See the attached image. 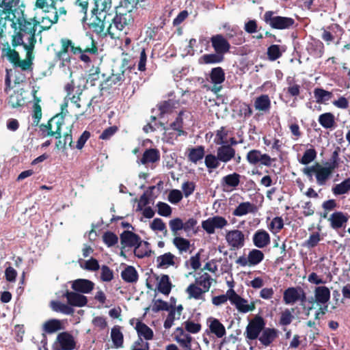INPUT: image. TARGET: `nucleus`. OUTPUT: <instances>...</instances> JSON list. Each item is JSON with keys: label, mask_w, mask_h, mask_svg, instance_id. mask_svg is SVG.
I'll list each match as a JSON object with an SVG mask.
<instances>
[{"label": "nucleus", "mask_w": 350, "mask_h": 350, "mask_svg": "<svg viewBox=\"0 0 350 350\" xmlns=\"http://www.w3.org/2000/svg\"><path fill=\"white\" fill-rule=\"evenodd\" d=\"M40 98L37 97L34 94V103L33 105V113L32 118L33 120V124L38 126L41 118H42V108L40 105Z\"/></svg>", "instance_id": "obj_51"}, {"label": "nucleus", "mask_w": 350, "mask_h": 350, "mask_svg": "<svg viewBox=\"0 0 350 350\" xmlns=\"http://www.w3.org/2000/svg\"><path fill=\"white\" fill-rule=\"evenodd\" d=\"M61 49L56 53V57L63 62H70V57L68 55V49L72 44V40L68 38H62L60 40Z\"/></svg>", "instance_id": "obj_34"}, {"label": "nucleus", "mask_w": 350, "mask_h": 350, "mask_svg": "<svg viewBox=\"0 0 350 350\" xmlns=\"http://www.w3.org/2000/svg\"><path fill=\"white\" fill-rule=\"evenodd\" d=\"M150 228L154 231L163 232L164 236L167 235V230L165 224L161 218H155L150 224Z\"/></svg>", "instance_id": "obj_61"}, {"label": "nucleus", "mask_w": 350, "mask_h": 350, "mask_svg": "<svg viewBox=\"0 0 350 350\" xmlns=\"http://www.w3.org/2000/svg\"><path fill=\"white\" fill-rule=\"evenodd\" d=\"M62 329L61 322L58 319H50L44 324V330L51 334Z\"/></svg>", "instance_id": "obj_55"}, {"label": "nucleus", "mask_w": 350, "mask_h": 350, "mask_svg": "<svg viewBox=\"0 0 350 350\" xmlns=\"http://www.w3.org/2000/svg\"><path fill=\"white\" fill-rule=\"evenodd\" d=\"M188 159L194 163H197L198 161L202 159L205 154L204 147L202 146H198L195 148H189L188 149Z\"/></svg>", "instance_id": "obj_37"}, {"label": "nucleus", "mask_w": 350, "mask_h": 350, "mask_svg": "<svg viewBox=\"0 0 350 350\" xmlns=\"http://www.w3.org/2000/svg\"><path fill=\"white\" fill-rule=\"evenodd\" d=\"M246 160L251 165L271 167L276 159L262 153L260 150L253 149L247 153Z\"/></svg>", "instance_id": "obj_7"}, {"label": "nucleus", "mask_w": 350, "mask_h": 350, "mask_svg": "<svg viewBox=\"0 0 350 350\" xmlns=\"http://www.w3.org/2000/svg\"><path fill=\"white\" fill-rule=\"evenodd\" d=\"M196 284H191L186 289V292L189 295V297L195 299H200L202 297V295L205 292L203 289L197 286Z\"/></svg>", "instance_id": "obj_58"}, {"label": "nucleus", "mask_w": 350, "mask_h": 350, "mask_svg": "<svg viewBox=\"0 0 350 350\" xmlns=\"http://www.w3.org/2000/svg\"><path fill=\"white\" fill-rule=\"evenodd\" d=\"M314 96L317 103H325L329 100L333 94L332 92H329L323 88H317L314 90Z\"/></svg>", "instance_id": "obj_46"}, {"label": "nucleus", "mask_w": 350, "mask_h": 350, "mask_svg": "<svg viewBox=\"0 0 350 350\" xmlns=\"http://www.w3.org/2000/svg\"><path fill=\"white\" fill-rule=\"evenodd\" d=\"M319 124L326 129H332L335 126V116L331 112H326L319 116Z\"/></svg>", "instance_id": "obj_42"}, {"label": "nucleus", "mask_w": 350, "mask_h": 350, "mask_svg": "<svg viewBox=\"0 0 350 350\" xmlns=\"http://www.w3.org/2000/svg\"><path fill=\"white\" fill-rule=\"evenodd\" d=\"M201 59L206 64H217L224 61V55L215 52V53L204 54Z\"/></svg>", "instance_id": "obj_54"}, {"label": "nucleus", "mask_w": 350, "mask_h": 350, "mask_svg": "<svg viewBox=\"0 0 350 350\" xmlns=\"http://www.w3.org/2000/svg\"><path fill=\"white\" fill-rule=\"evenodd\" d=\"M135 68L131 66H127L124 64H122L120 72L117 73L113 72L107 79L105 80V83H108L109 86L112 85H120L124 81L127 80L128 83H130L131 80V74H137L135 71Z\"/></svg>", "instance_id": "obj_8"}, {"label": "nucleus", "mask_w": 350, "mask_h": 350, "mask_svg": "<svg viewBox=\"0 0 350 350\" xmlns=\"http://www.w3.org/2000/svg\"><path fill=\"white\" fill-rule=\"evenodd\" d=\"M109 17L107 15L96 14L90 12V16L85 22L89 30L96 34L98 38H104L110 36L111 38H114V32L112 31V23L110 22Z\"/></svg>", "instance_id": "obj_3"}, {"label": "nucleus", "mask_w": 350, "mask_h": 350, "mask_svg": "<svg viewBox=\"0 0 350 350\" xmlns=\"http://www.w3.org/2000/svg\"><path fill=\"white\" fill-rule=\"evenodd\" d=\"M120 239L122 248L135 247L142 241L141 237L138 234L130 230L123 231L120 234Z\"/></svg>", "instance_id": "obj_20"}, {"label": "nucleus", "mask_w": 350, "mask_h": 350, "mask_svg": "<svg viewBox=\"0 0 350 350\" xmlns=\"http://www.w3.org/2000/svg\"><path fill=\"white\" fill-rule=\"evenodd\" d=\"M266 326V321L260 314H256L248 322L243 333L247 343L260 338L261 332Z\"/></svg>", "instance_id": "obj_5"}, {"label": "nucleus", "mask_w": 350, "mask_h": 350, "mask_svg": "<svg viewBox=\"0 0 350 350\" xmlns=\"http://www.w3.org/2000/svg\"><path fill=\"white\" fill-rule=\"evenodd\" d=\"M299 286L288 287L283 293V301L286 305H292L298 301Z\"/></svg>", "instance_id": "obj_35"}, {"label": "nucleus", "mask_w": 350, "mask_h": 350, "mask_svg": "<svg viewBox=\"0 0 350 350\" xmlns=\"http://www.w3.org/2000/svg\"><path fill=\"white\" fill-rule=\"evenodd\" d=\"M0 43L3 46L1 48L2 55L6 56L9 62L16 68H20L22 70H31L33 60L34 59L33 48L25 44H21L26 51V57L25 59H21L18 52L14 48L11 49L7 36L0 38Z\"/></svg>", "instance_id": "obj_2"}, {"label": "nucleus", "mask_w": 350, "mask_h": 350, "mask_svg": "<svg viewBox=\"0 0 350 350\" xmlns=\"http://www.w3.org/2000/svg\"><path fill=\"white\" fill-rule=\"evenodd\" d=\"M111 338L114 346L116 348L122 347L124 342V336L120 331L119 325H115L111 332Z\"/></svg>", "instance_id": "obj_47"}, {"label": "nucleus", "mask_w": 350, "mask_h": 350, "mask_svg": "<svg viewBox=\"0 0 350 350\" xmlns=\"http://www.w3.org/2000/svg\"><path fill=\"white\" fill-rule=\"evenodd\" d=\"M308 53L314 57H321L324 53V44L319 40H314L308 42L306 46Z\"/></svg>", "instance_id": "obj_31"}, {"label": "nucleus", "mask_w": 350, "mask_h": 350, "mask_svg": "<svg viewBox=\"0 0 350 350\" xmlns=\"http://www.w3.org/2000/svg\"><path fill=\"white\" fill-rule=\"evenodd\" d=\"M175 334V340L184 350H200V345L197 342H196V347H191L193 337L185 333L183 327H177Z\"/></svg>", "instance_id": "obj_15"}, {"label": "nucleus", "mask_w": 350, "mask_h": 350, "mask_svg": "<svg viewBox=\"0 0 350 350\" xmlns=\"http://www.w3.org/2000/svg\"><path fill=\"white\" fill-rule=\"evenodd\" d=\"M229 292L231 295L230 297V301L232 305L235 306L236 309L239 312L247 313L255 310V301H251L249 303L247 299L238 295L232 288H230Z\"/></svg>", "instance_id": "obj_9"}, {"label": "nucleus", "mask_w": 350, "mask_h": 350, "mask_svg": "<svg viewBox=\"0 0 350 350\" xmlns=\"http://www.w3.org/2000/svg\"><path fill=\"white\" fill-rule=\"evenodd\" d=\"M271 100L267 94H261L254 100V106L256 110L262 113H269L271 109Z\"/></svg>", "instance_id": "obj_27"}, {"label": "nucleus", "mask_w": 350, "mask_h": 350, "mask_svg": "<svg viewBox=\"0 0 350 350\" xmlns=\"http://www.w3.org/2000/svg\"><path fill=\"white\" fill-rule=\"evenodd\" d=\"M210 79L213 84H221L225 80L224 70L221 67L213 68L210 73Z\"/></svg>", "instance_id": "obj_50"}, {"label": "nucleus", "mask_w": 350, "mask_h": 350, "mask_svg": "<svg viewBox=\"0 0 350 350\" xmlns=\"http://www.w3.org/2000/svg\"><path fill=\"white\" fill-rule=\"evenodd\" d=\"M217 155L208 154L205 156L204 163L208 169H216L220 163Z\"/></svg>", "instance_id": "obj_62"}, {"label": "nucleus", "mask_w": 350, "mask_h": 350, "mask_svg": "<svg viewBox=\"0 0 350 350\" xmlns=\"http://www.w3.org/2000/svg\"><path fill=\"white\" fill-rule=\"evenodd\" d=\"M273 11H267L264 14L263 20L271 28L275 29H288L295 25V21L293 18L275 16Z\"/></svg>", "instance_id": "obj_6"}, {"label": "nucleus", "mask_w": 350, "mask_h": 350, "mask_svg": "<svg viewBox=\"0 0 350 350\" xmlns=\"http://www.w3.org/2000/svg\"><path fill=\"white\" fill-rule=\"evenodd\" d=\"M176 256L171 252L165 253L157 258V263L158 268H166L175 265Z\"/></svg>", "instance_id": "obj_36"}, {"label": "nucleus", "mask_w": 350, "mask_h": 350, "mask_svg": "<svg viewBox=\"0 0 350 350\" xmlns=\"http://www.w3.org/2000/svg\"><path fill=\"white\" fill-rule=\"evenodd\" d=\"M135 329L137 332V336L142 337L146 340H150L153 339L154 332L152 329L142 321H137Z\"/></svg>", "instance_id": "obj_33"}, {"label": "nucleus", "mask_w": 350, "mask_h": 350, "mask_svg": "<svg viewBox=\"0 0 350 350\" xmlns=\"http://www.w3.org/2000/svg\"><path fill=\"white\" fill-rule=\"evenodd\" d=\"M93 7L91 9L92 13L96 14L99 13L100 14L107 15L111 16L109 11L113 5L115 8L117 7V3H120L121 0H92Z\"/></svg>", "instance_id": "obj_16"}, {"label": "nucleus", "mask_w": 350, "mask_h": 350, "mask_svg": "<svg viewBox=\"0 0 350 350\" xmlns=\"http://www.w3.org/2000/svg\"><path fill=\"white\" fill-rule=\"evenodd\" d=\"M25 6L20 0H0V38L6 37L7 23L14 29L12 46L16 48L26 44L34 49L36 43V31L40 21L36 18H27L24 14Z\"/></svg>", "instance_id": "obj_1"}, {"label": "nucleus", "mask_w": 350, "mask_h": 350, "mask_svg": "<svg viewBox=\"0 0 350 350\" xmlns=\"http://www.w3.org/2000/svg\"><path fill=\"white\" fill-rule=\"evenodd\" d=\"M172 243L180 253L187 252L191 246L190 241L181 237H175Z\"/></svg>", "instance_id": "obj_52"}, {"label": "nucleus", "mask_w": 350, "mask_h": 350, "mask_svg": "<svg viewBox=\"0 0 350 350\" xmlns=\"http://www.w3.org/2000/svg\"><path fill=\"white\" fill-rule=\"evenodd\" d=\"M50 306L53 311L64 314H72L74 312V309L71 306L59 301H51Z\"/></svg>", "instance_id": "obj_45"}, {"label": "nucleus", "mask_w": 350, "mask_h": 350, "mask_svg": "<svg viewBox=\"0 0 350 350\" xmlns=\"http://www.w3.org/2000/svg\"><path fill=\"white\" fill-rule=\"evenodd\" d=\"M209 329L217 338H222L226 334L224 325L217 319L213 318L211 320Z\"/></svg>", "instance_id": "obj_40"}, {"label": "nucleus", "mask_w": 350, "mask_h": 350, "mask_svg": "<svg viewBox=\"0 0 350 350\" xmlns=\"http://www.w3.org/2000/svg\"><path fill=\"white\" fill-rule=\"evenodd\" d=\"M72 288L81 293H90L94 288V283L87 279H77L72 283Z\"/></svg>", "instance_id": "obj_24"}, {"label": "nucleus", "mask_w": 350, "mask_h": 350, "mask_svg": "<svg viewBox=\"0 0 350 350\" xmlns=\"http://www.w3.org/2000/svg\"><path fill=\"white\" fill-rule=\"evenodd\" d=\"M254 245L258 248H264L270 244L271 238L265 230H258L253 235Z\"/></svg>", "instance_id": "obj_25"}, {"label": "nucleus", "mask_w": 350, "mask_h": 350, "mask_svg": "<svg viewBox=\"0 0 350 350\" xmlns=\"http://www.w3.org/2000/svg\"><path fill=\"white\" fill-rule=\"evenodd\" d=\"M169 226H170V230H172L173 234L176 237L178 234V232L179 230H183V228H184L183 221L179 217H176V218L171 219L169 221Z\"/></svg>", "instance_id": "obj_63"}, {"label": "nucleus", "mask_w": 350, "mask_h": 350, "mask_svg": "<svg viewBox=\"0 0 350 350\" xmlns=\"http://www.w3.org/2000/svg\"><path fill=\"white\" fill-rule=\"evenodd\" d=\"M241 175L236 172L228 174L222 178L221 185L223 187L236 188L240 183Z\"/></svg>", "instance_id": "obj_41"}, {"label": "nucleus", "mask_w": 350, "mask_h": 350, "mask_svg": "<svg viewBox=\"0 0 350 350\" xmlns=\"http://www.w3.org/2000/svg\"><path fill=\"white\" fill-rule=\"evenodd\" d=\"M315 301L318 304L325 305L330 299V291L325 286H317L314 289Z\"/></svg>", "instance_id": "obj_32"}, {"label": "nucleus", "mask_w": 350, "mask_h": 350, "mask_svg": "<svg viewBox=\"0 0 350 350\" xmlns=\"http://www.w3.org/2000/svg\"><path fill=\"white\" fill-rule=\"evenodd\" d=\"M172 287V284L169 276L165 274L162 275L157 284L159 292L165 295H168L171 292Z\"/></svg>", "instance_id": "obj_44"}, {"label": "nucleus", "mask_w": 350, "mask_h": 350, "mask_svg": "<svg viewBox=\"0 0 350 350\" xmlns=\"http://www.w3.org/2000/svg\"><path fill=\"white\" fill-rule=\"evenodd\" d=\"M212 278L207 273H204L195 280L196 284L202 286L203 291L206 293L209 291L211 286Z\"/></svg>", "instance_id": "obj_53"}, {"label": "nucleus", "mask_w": 350, "mask_h": 350, "mask_svg": "<svg viewBox=\"0 0 350 350\" xmlns=\"http://www.w3.org/2000/svg\"><path fill=\"white\" fill-rule=\"evenodd\" d=\"M57 339L62 350H72L75 348V339L68 332H65L59 334Z\"/></svg>", "instance_id": "obj_28"}, {"label": "nucleus", "mask_w": 350, "mask_h": 350, "mask_svg": "<svg viewBox=\"0 0 350 350\" xmlns=\"http://www.w3.org/2000/svg\"><path fill=\"white\" fill-rule=\"evenodd\" d=\"M228 225L227 219L219 215L208 217L202 221V228L208 234H213L215 230H221Z\"/></svg>", "instance_id": "obj_12"}, {"label": "nucleus", "mask_w": 350, "mask_h": 350, "mask_svg": "<svg viewBox=\"0 0 350 350\" xmlns=\"http://www.w3.org/2000/svg\"><path fill=\"white\" fill-rule=\"evenodd\" d=\"M90 46H86L84 49L81 46H75L74 43L72 42V44L70 46V51L74 55L81 54L82 53H88L92 55H98V48L97 42L93 38V36L90 35Z\"/></svg>", "instance_id": "obj_26"}, {"label": "nucleus", "mask_w": 350, "mask_h": 350, "mask_svg": "<svg viewBox=\"0 0 350 350\" xmlns=\"http://www.w3.org/2000/svg\"><path fill=\"white\" fill-rule=\"evenodd\" d=\"M284 228V221L281 217H275L269 225V228L273 233L279 232Z\"/></svg>", "instance_id": "obj_64"}, {"label": "nucleus", "mask_w": 350, "mask_h": 350, "mask_svg": "<svg viewBox=\"0 0 350 350\" xmlns=\"http://www.w3.org/2000/svg\"><path fill=\"white\" fill-rule=\"evenodd\" d=\"M236 150L230 145L222 144L217 149V155L219 160L223 163H228L235 157Z\"/></svg>", "instance_id": "obj_23"}, {"label": "nucleus", "mask_w": 350, "mask_h": 350, "mask_svg": "<svg viewBox=\"0 0 350 350\" xmlns=\"http://www.w3.org/2000/svg\"><path fill=\"white\" fill-rule=\"evenodd\" d=\"M122 280L129 283H134L138 280V273L133 266H127L121 273Z\"/></svg>", "instance_id": "obj_38"}, {"label": "nucleus", "mask_w": 350, "mask_h": 350, "mask_svg": "<svg viewBox=\"0 0 350 350\" xmlns=\"http://www.w3.org/2000/svg\"><path fill=\"white\" fill-rule=\"evenodd\" d=\"M63 122L57 117L51 118L46 124H41L39 125L40 131L44 137L47 136H55V138L61 137V131Z\"/></svg>", "instance_id": "obj_10"}, {"label": "nucleus", "mask_w": 350, "mask_h": 350, "mask_svg": "<svg viewBox=\"0 0 350 350\" xmlns=\"http://www.w3.org/2000/svg\"><path fill=\"white\" fill-rule=\"evenodd\" d=\"M345 33L344 29L337 23H332L326 29H323L321 38L329 44L333 42L334 39H337L336 44H339L342 39V36Z\"/></svg>", "instance_id": "obj_13"}, {"label": "nucleus", "mask_w": 350, "mask_h": 350, "mask_svg": "<svg viewBox=\"0 0 350 350\" xmlns=\"http://www.w3.org/2000/svg\"><path fill=\"white\" fill-rule=\"evenodd\" d=\"M257 211V206L250 202L240 203L233 211L232 215L237 217H241L248 213H255Z\"/></svg>", "instance_id": "obj_30"}, {"label": "nucleus", "mask_w": 350, "mask_h": 350, "mask_svg": "<svg viewBox=\"0 0 350 350\" xmlns=\"http://www.w3.org/2000/svg\"><path fill=\"white\" fill-rule=\"evenodd\" d=\"M110 22L112 23V31L113 27L119 31L131 25L133 22V17L131 10H124V12L116 11V16L113 18H109Z\"/></svg>", "instance_id": "obj_14"}, {"label": "nucleus", "mask_w": 350, "mask_h": 350, "mask_svg": "<svg viewBox=\"0 0 350 350\" xmlns=\"http://www.w3.org/2000/svg\"><path fill=\"white\" fill-rule=\"evenodd\" d=\"M55 4V0H36L35 6L36 8L42 10L44 17L57 23L58 21V12Z\"/></svg>", "instance_id": "obj_11"}, {"label": "nucleus", "mask_w": 350, "mask_h": 350, "mask_svg": "<svg viewBox=\"0 0 350 350\" xmlns=\"http://www.w3.org/2000/svg\"><path fill=\"white\" fill-rule=\"evenodd\" d=\"M151 252H152L150 250V243L142 240L140 243H138V245L134 247V254L139 258H143L145 256H150Z\"/></svg>", "instance_id": "obj_43"}, {"label": "nucleus", "mask_w": 350, "mask_h": 350, "mask_svg": "<svg viewBox=\"0 0 350 350\" xmlns=\"http://www.w3.org/2000/svg\"><path fill=\"white\" fill-rule=\"evenodd\" d=\"M226 239L228 244L233 249H240L245 245V235L239 230L228 231L226 233Z\"/></svg>", "instance_id": "obj_19"}, {"label": "nucleus", "mask_w": 350, "mask_h": 350, "mask_svg": "<svg viewBox=\"0 0 350 350\" xmlns=\"http://www.w3.org/2000/svg\"><path fill=\"white\" fill-rule=\"evenodd\" d=\"M348 213L342 211H335L327 218L330 227L334 230L345 228L349 221Z\"/></svg>", "instance_id": "obj_17"}, {"label": "nucleus", "mask_w": 350, "mask_h": 350, "mask_svg": "<svg viewBox=\"0 0 350 350\" xmlns=\"http://www.w3.org/2000/svg\"><path fill=\"white\" fill-rule=\"evenodd\" d=\"M160 160V152L157 148L146 149L142 154L139 163L143 165H148L149 163H154Z\"/></svg>", "instance_id": "obj_29"}, {"label": "nucleus", "mask_w": 350, "mask_h": 350, "mask_svg": "<svg viewBox=\"0 0 350 350\" xmlns=\"http://www.w3.org/2000/svg\"><path fill=\"white\" fill-rule=\"evenodd\" d=\"M184 112L180 111L175 120L170 124V129L177 132V136H186L187 133L183 129V118Z\"/></svg>", "instance_id": "obj_39"}, {"label": "nucleus", "mask_w": 350, "mask_h": 350, "mask_svg": "<svg viewBox=\"0 0 350 350\" xmlns=\"http://www.w3.org/2000/svg\"><path fill=\"white\" fill-rule=\"evenodd\" d=\"M211 42L215 53L224 55L230 51V44L222 34L213 35L211 38Z\"/></svg>", "instance_id": "obj_18"}, {"label": "nucleus", "mask_w": 350, "mask_h": 350, "mask_svg": "<svg viewBox=\"0 0 350 350\" xmlns=\"http://www.w3.org/2000/svg\"><path fill=\"white\" fill-rule=\"evenodd\" d=\"M267 55L270 61H275L282 55L280 45L272 44L267 48Z\"/></svg>", "instance_id": "obj_57"}, {"label": "nucleus", "mask_w": 350, "mask_h": 350, "mask_svg": "<svg viewBox=\"0 0 350 350\" xmlns=\"http://www.w3.org/2000/svg\"><path fill=\"white\" fill-rule=\"evenodd\" d=\"M78 293L79 292L69 291L68 290H66L62 295V297L67 299L68 306H85L88 303V299L85 295Z\"/></svg>", "instance_id": "obj_21"}, {"label": "nucleus", "mask_w": 350, "mask_h": 350, "mask_svg": "<svg viewBox=\"0 0 350 350\" xmlns=\"http://www.w3.org/2000/svg\"><path fill=\"white\" fill-rule=\"evenodd\" d=\"M265 258L263 252L258 249H252L250 251L247 258L250 266H255L261 262Z\"/></svg>", "instance_id": "obj_49"}, {"label": "nucleus", "mask_w": 350, "mask_h": 350, "mask_svg": "<svg viewBox=\"0 0 350 350\" xmlns=\"http://www.w3.org/2000/svg\"><path fill=\"white\" fill-rule=\"evenodd\" d=\"M278 337V331L275 328L266 327L258 338L260 343L265 347H269Z\"/></svg>", "instance_id": "obj_22"}, {"label": "nucleus", "mask_w": 350, "mask_h": 350, "mask_svg": "<svg viewBox=\"0 0 350 350\" xmlns=\"http://www.w3.org/2000/svg\"><path fill=\"white\" fill-rule=\"evenodd\" d=\"M317 157V151L314 148L307 149L299 162L303 165H308L312 162Z\"/></svg>", "instance_id": "obj_60"}, {"label": "nucleus", "mask_w": 350, "mask_h": 350, "mask_svg": "<svg viewBox=\"0 0 350 350\" xmlns=\"http://www.w3.org/2000/svg\"><path fill=\"white\" fill-rule=\"evenodd\" d=\"M332 192L335 196L346 194L350 191V177L345 179L340 183L332 187Z\"/></svg>", "instance_id": "obj_48"}, {"label": "nucleus", "mask_w": 350, "mask_h": 350, "mask_svg": "<svg viewBox=\"0 0 350 350\" xmlns=\"http://www.w3.org/2000/svg\"><path fill=\"white\" fill-rule=\"evenodd\" d=\"M334 171L327 165L323 166L319 163H316L312 166L304 167L302 170L303 173L307 176L310 180H313V175L314 174L317 183L320 186H323L326 184Z\"/></svg>", "instance_id": "obj_4"}, {"label": "nucleus", "mask_w": 350, "mask_h": 350, "mask_svg": "<svg viewBox=\"0 0 350 350\" xmlns=\"http://www.w3.org/2000/svg\"><path fill=\"white\" fill-rule=\"evenodd\" d=\"M288 87L286 88V93L293 97H296L300 94V85L295 83V81L291 77H288L286 79Z\"/></svg>", "instance_id": "obj_56"}, {"label": "nucleus", "mask_w": 350, "mask_h": 350, "mask_svg": "<svg viewBox=\"0 0 350 350\" xmlns=\"http://www.w3.org/2000/svg\"><path fill=\"white\" fill-rule=\"evenodd\" d=\"M8 104L12 108H17L23 105V98L21 94L14 92L12 94L8 100Z\"/></svg>", "instance_id": "obj_59"}]
</instances>
